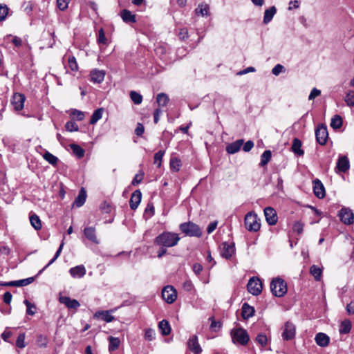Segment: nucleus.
Masks as SVG:
<instances>
[{
	"mask_svg": "<svg viewBox=\"0 0 354 354\" xmlns=\"http://www.w3.org/2000/svg\"><path fill=\"white\" fill-rule=\"evenodd\" d=\"M180 240V237L178 234L171 232H164L156 237L154 243L162 247L171 248L176 246Z\"/></svg>",
	"mask_w": 354,
	"mask_h": 354,
	"instance_id": "f257e3e1",
	"label": "nucleus"
},
{
	"mask_svg": "<svg viewBox=\"0 0 354 354\" xmlns=\"http://www.w3.org/2000/svg\"><path fill=\"white\" fill-rule=\"evenodd\" d=\"M230 336L232 342L236 344L244 346L246 345L250 340L248 332L242 328L232 329L230 331Z\"/></svg>",
	"mask_w": 354,
	"mask_h": 354,
	"instance_id": "f03ea898",
	"label": "nucleus"
},
{
	"mask_svg": "<svg viewBox=\"0 0 354 354\" xmlns=\"http://www.w3.org/2000/svg\"><path fill=\"white\" fill-rule=\"evenodd\" d=\"M245 228L250 232H257L261 227L260 221L257 214L250 212H248L244 219Z\"/></svg>",
	"mask_w": 354,
	"mask_h": 354,
	"instance_id": "7ed1b4c3",
	"label": "nucleus"
},
{
	"mask_svg": "<svg viewBox=\"0 0 354 354\" xmlns=\"http://www.w3.org/2000/svg\"><path fill=\"white\" fill-rule=\"evenodd\" d=\"M270 290L276 297H282L287 292L286 283L280 278H276L271 281Z\"/></svg>",
	"mask_w": 354,
	"mask_h": 354,
	"instance_id": "20e7f679",
	"label": "nucleus"
},
{
	"mask_svg": "<svg viewBox=\"0 0 354 354\" xmlns=\"http://www.w3.org/2000/svg\"><path fill=\"white\" fill-rule=\"evenodd\" d=\"M179 228L185 235L189 236L200 237L202 235L201 228L192 222L181 223Z\"/></svg>",
	"mask_w": 354,
	"mask_h": 354,
	"instance_id": "39448f33",
	"label": "nucleus"
},
{
	"mask_svg": "<svg viewBox=\"0 0 354 354\" xmlns=\"http://www.w3.org/2000/svg\"><path fill=\"white\" fill-rule=\"evenodd\" d=\"M247 288L250 293L253 295H259L262 291V283L258 277H252L250 279Z\"/></svg>",
	"mask_w": 354,
	"mask_h": 354,
	"instance_id": "423d86ee",
	"label": "nucleus"
},
{
	"mask_svg": "<svg viewBox=\"0 0 354 354\" xmlns=\"http://www.w3.org/2000/svg\"><path fill=\"white\" fill-rule=\"evenodd\" d=\"M162 297L167 304H172L177 298L176 290L173 286H167L162 289Z\"/></svg>",
	"mask_w": 354,
	"mask_h": 354,
	"instance_id": "0eeeda50",
	"label": "nucleus"
},
{
	"mask_svg": "<svg viewBox=\"0 0 354 354\" xmlns=\"http://www.w3.org/2000/svg\"><path fill=\"white\" fill-rule=\"evenodd\" d=\"M338 216L340 221L346 225H351L354 223V214L348 208H342Z\"/></svg>",
	"mask_w": 354,
	"mask_h": 354,
	"instance_id": "6e6552de",
	"label": "nucleus"
},
{
	"mask_svg": "<svg viewBox=\"0 0 354 354\" xmlns=\"http://www.w3.org/2000/svg\"><path fill=\"white\" fill-rule=\"evenodd\" d=\"M220 251L222 257L226 259H230L235 253L234 243H223L220 246Z\"/></svg>",
	"mask_w": 354,
	"mask_h": 354,
	"instance_id": "1a4fd4ad",
	"label": "nucleus"
},
{
	"mask_svg": "<svg viewBox=\"0 0 354 354\" xmlns=\"http://www.w3.org/2000/svg\"><path fill=\"white\" fill-rule=\"evenodd\" d=\"M264 216L267 223L270 225H274L277 223L278 216L275 209L271 207H267L264 209Z\"/></svg>",
	"mask_w": 354,
	"mask_h": 354,
	"instance_id": "9d476101",
	"label": "nucleus"
},
{
	"mask_svg": "<svg viewBox=\"0 0 354 354\" xmlns=\"http://www.w3.org/2000/svg\"><path fill=\"white\" fill-rule=\"evenodd\" d=\"M316 140L321 145L326 144L328 139V131L325 126H319L315 131Z\"/></svg>",
	"mask_w": 354,
	"mask_h": 354,
	"instance_id": "9b49d317",
	"label": "nucleus"
},
{
	"mask_svg": "<svg viewBox=\"0 0 354 354\" xmlns=\"http://www.w3.org/2000/svg\"><path fill=\"white\" fill-rule=\"evenodd\" d=\"M295 336V326L290 322H287L285 324L284 329L282 333V337L284 340H290Z\"/></svg>",
	"mask_w": 354,
	"mask_h": 354,
	"instance_id": "f8f14e48",
	"label": "nucleus"
},
{
	"mask_svg": "<svg viewBox=\"0 0 354 354\" xmlns=\"http://www.w3.org/2000/svg\"><path fill=\"white\" fill-rule=\"evenodd\" d=\"M106 75V72L104 70L94 69L90 73V80L94 84L102 83Z\"/></svg>",
	"mask_w": 354,
	"mask_h": 354,
	"instance_id": "ddd939ff",
	"label": "nucleus"
},
{
	"mask_svg": "<svg viewBox=\"0 0 354 354\" xmlns=\"http://www.w3.org/2000/svg\"><path fill=\"white\" fill-rule=\"evenodd\" d=\"M26 97L21 93H15L12 99V104L15 111H20L24 108Z\"/></svg>",
	"mask_w": 354,
	"mask_h": 354,
	"instance_id": "4468645a",
	"label": "nucleus"
},
{
	"mask_svg": "<svg viewBox=\"0 0 354 354\" xmlns=\"http://www.w3.org/2000/svg\"><path fill=\"white\" fill-rule=\"evenodd\" d=\"M313 192L315 195L319 198H323L325 196V187L318 178L313 181Z\"/></svg>",
	"mask_w": 354,
	"mask_h": 354,
	"instance_id": "2eb2a0df",
	"label": "nucleus"
},
{
	"mask_svg": "<svg viewBox=\"0 0 354 354\" xmlns=\"http://www.w3.org/2000/svg\"><path fill=\"white\" fill-rule=\"evenodd\" d=\"M59 301L61 304H64L69 309H77L80 306V304L77 300L75 299H71L66 296L60 297Z\"/></svg>",
	"mask_w": 354,
	"mask_h": 354,
	"instance_id": "dca6fc26",
	"label": "nucleus"
},
{
	"mask_svg": "<svg viewBox=\"0 0 354 354\" xmlns=\"http://www.w3.org/2000/svg\"><path fill=\"white\" fill-rule=\"evenodd\" d=\"M187 346L189 349L195 354H198L202 351L196 335H193L189 339Z\"/></svg>",
	"mask_w": 354,
	"mask_h": 354,
	"instance_id": "f3484780",
	"label": "nucleus"
},
{
	"mask_svg": "<svg viewBox=\"0 0 354 354\" xmlns=\"http://www.w3.org/2000/svg\"><path fill=\"white\" fill-rule=\"evenodd\" d=\"M84 234L86 238L91 242L99 244L100 241L97 237L95 228L93 227H86L84 229Z\"/></svg>",
	"mask_w": 354,
	"mask_h": 354,
	"instance_id": "a211bd4d",
	"label": "nucleus"
},
{
	"mask_svg": "<svg viewBox=\"0 0 354 354\" xmlns=\"http://www.w3.org/2000/svg\"><path fill=\"white\" fill-rule=\"evenodd\" d=\"M244 140L243 139L237 140L226 147V151L229 154H234L238 152L241 147L243 145Z\"/></svg>",
	"mask_w": 354,
	"mask_h": 354,
	"instance_id": "6ab92c4d",
	"label": "nucleus"
},
{
	"mask_svg": "<svg viewBox=\"0 0 354 354\" xmlns=\"http://www.w3.org/2000/svg\"><path fill=\"white\" fill-rule=\"evenodd\" d=\"M86 268L83 265L77 266L69 270V273L73 278H82L86 274Z\"/></svg>",
	"mask_w": 354,
	"mask_h": 354,
	"instance_id": "aec40b11",
	"label": "nucleus"
},
{
	"mask_svg": "<svg viewBox=\"0 0 354 354\" xmlns=\"http://www.w3.org/2000/svg\"><path fill=\"white\" fill-rule=\"evenodd\" d=\"M142 198L141 192L138 189L136 190L131 195L129 204L131 209H136L140 203Z\"/></svg>",
	"mask_w": 354,
	"mask_h": 354,
	"instance_id": "412c9836",
	"label": "nucleus"
},
{
	"mask_svg": "<svg viewBox=\"0 0 354 354\" xmlns=\"http://www.w3.org/2000/svg\"><path fill=\"white\" fill-rule=\"evenodd\" d=\"M86 192L84 187H82L80 190L77 197L75 199L73 202V206L77 207H82L86 201Z\"/></svg>",
	"mask_w": 354,
	"mask_h": 354,
	"instance_id": "4be33fe9",
	"label": "nucleus"
},
{
	"mask_svg": "<svg viewBox=\"0 0 354 354\" xmlns=\"http://www.w3.org/2000/svg\"><path fill=\"white\" fill-rule=\"evenodd\" d=\"M349 161L346 156L340 157L337 162V169L339 172H345L349 168Z\"/></svg>",
	"mask_w": 354,
	"mask_h": 354,
	"instance_id": "5701e85b",
	"label": "nucleus"
},
{
	"mask_svg": "<svg viewBox=\"0 0 354 354\" xmlns=\"http://www.w3.org/2000/svg\"><path fill=\"white\" fill-rule=\"evenodd\" d=\"M302 143L301 140L297 138L292 140V145L291 147L292 151L297 156H303L304 153V150L301 149Z\"/></svg>",
	"mask_w": 354,
	"mask_h": 354,
	"instance_id": "b1692460",
	"label": "nucleus"
},
{
	"mask_svg": "<svg viewBox=\"0 0 354 354\" xmlns=\"http://www.w3.org/2000/svg\"><path fill=\"white\" fill-rule=\"evenodd\" d=\"M316 343L322 347L326 346L329 343V337L323 333H319L315 336Z\"/></svg>",
	"mask_w": 354,
	"mask_h": 354,
	"instance_id": "393cba45",
	"label": "nucleus"
},
{
	"mask_svg": "<svg viewBox=\"0 0 354 354\" xmlns=\"http://www.w3.org/2000/svg\"><path fill=\"white\" fill-rule=\"evenodd\" d=\"M120 16L125 23H135L136 21V15L128 10H123L120 12Z\"/></svg>",
	"mask_w": 354,
	"mask_h": 354,
	"instance_id": "a878e982",
	"label": "nucleus"
},
{
	"mask_svg": "<svg viewBox=\"0 0 354 354\" xmlns=\"http://www.w3.org/2000/svg\"><path fill=\"white\" fill-rule=\"evenodd\" d=\"M276 12L277 8L275 6H272L270 8L266 9L264 12L263 23L265 24H268V23H270L272 21Z\"/></svg>",
	"mask_w": 354,
	"mask_h": 354,
	"instance_id": "bb28decb",
	"label": "nucleus"
},
{
	"mask_svg": "<svg viewBox=\"0 0 354 354\" xmlns=\"http://www.w3.org/2000/svg\"><path fill=\"white\" fill-rule=\"evenodd\" d=\"M254 314V309L247 303H244L242 306V317L247 319L252 317Z\"/></svg>",
	"mask_w": 354,
	"mask_h": 354,
	"instance_id": "cd10ccee",
	"label": "nucleus"
},
{
	"mask_svg": "<svg viewBox=\"0 0 354 354\" xmlns=\"http://www.w3.org/2000/svg\"><path fill=\"white\" fill-rule=\"evenodd\" d=\"M95 317L97 318H100L101 319L105 321L106 322H111L114 320V317L110 314V312L108 310L104 311H98L95 314Z\"/></svg>",
	"mask_w": 354,
	"mask_h": 354,
	"instance_id": "c85d7f7f",
	"label": "nucleus"
},
{
	"mask_svg": "<svg viewBox=\"0 0 354 354\" xmlns=\"http://www.w3.org/2000/svg\"><path fill=\"white\" fill-rule=\"evenodd\" d=\"M195 12L197 15H201L203 17L209 16V5H207L206 3L199 4L198 6L196 8Z\"/></svg>",
	"mask_w": 354,
	"mask_h": 354,
	"instance_id": "c756f323",
	"label": "nucleus"
},
{
	"mask_svg": "<svg viewBox=\"0 0 354 354\" xmlns=\"http://www.w3.org/2000/svg\"><path fill=\"white\" fill-rule=\"evenodd\" d=\"M169 166L171 170L178 171L182 166L181 160L178 157L173 156L170 158Z\"/></svg>",
	"mask_w": 354,
	"mask_h": 354,
	"instance_id": "7c9ffc66",
	"label": "nucleus"
},
{
	"mask_svg": "<svg viewBox=\"0 0 354 354\" xmlns=\"http://www.w3.org/2000/svg\"><path fill=\"white\" fill-rule=\"evenodd\" d=\"M158 328L163 335H167L171 332L170 325L169 322L165 319H163L159 322Z\"/></svg>",
	"mask_w": 354,
	"mask_h": 354,
	"instance_id": "2f4dec72",
	"label": "nucleus"
},
{
	"mask_svg": "<svg viewBox=\"0 0 354 354\" xmlns=\"http://www.w3.org/2000/svg\"><path fill=\"white\" fill-rule=\"evenodd\" d=\"M30 222L31 225L36 230H39L41 228V222L39 217L35 214H32L30 215Z\"/></svg>",
	"mask_w": 354,
	"mask_h": 354,
	"instance_id": "473e14b6",
	"label": "nucleus"
},
{
	"mask_svg": "<svg viewBox=\"0 0 354 354\" xmlns=\"http://www.w3.org/2000/svg\"><path fill=\"white\" fill-rule=\"evenodd\" d=\"M169 101L168 95L164 93H160L157 95L156 102L159 106H165Z\"/></svg>",
	"mask_w": 354,
	"mask_h": 354,
	"instance_id": "72a5a7b5",
	"label": "nucleus"
},
{
	"mask_svg": "<svg viewBox=\"0 0 354 354\" xmlns=\"http://www.w3.org/2000/svg\"><path fill=\"white\" fill-rule=\"evenodd\" d=\"M310 274L316 281H320L322 275V269L317 266L313 265L310 268Z\"/></svg>",
	"mask_w": 354,
	"mask_h": 354,
	"instance_id": "f704fd0d",
	"label": "nucleus"
},
{
	"mask_svg": "<svg viewBox=\"0 0 354 354\" xmlns=\"http://www.w3.org/2000/svg\"><path fill=\"white\" fill-rule=\"evenodd\" d=\"M342 118L339 115H334L330 122V127L334 129H338L342 126Z\"/></svg>",
	"mask_w": 354,
	"mask_h": 354,
	"instance_id": "c9c22d12",
	"label": "nucleus"
},
{
	"mask_svg": "<svg viewBox=\"0 0 354 354\" xmlns=\"http://www.w3.org/2000/svg\"><path fill=\"white\" fill-rule=\"evenodd\" d=\"M103 112L104 109L102 108H100L95 110L91 116L90 123L91 124H95L99 120L102 118Z\"/></svg>",
	"mask_w": 354,
	"mask_h": 354,
	"instance_id": "e433bc0d",
	"label": "nucleus"
},
{
	"mask_svg": "<svg viewBox=\"0 0 354 354\" xmlns=\"http://www.w3.org/2000/svg\"><path fill=\"white\" fill-rule=\"evenodd\" d=\"M70 147L73 153L78 158H81L84 156V150L76 144H71Z\"/></svg>",
	"mask_w": 354,
	"mask_h": 354,
	"instance_id": "4c0bfd02",
	"label": "nucleus"
},
{
	"mask_svg": "<svg viewBox=\"0 0 354 354\" xmlns=\"http://www.w3.org/2000/svg\"><path fill=\"white\" fill-rule=\"evenodd\" d=\"M351 322L348 320H345L342 322L339 330L341 334H346L351 331Z\"/></svg>",
	"mask_w": 354,
	"mask_h": 354,
	"instance_id": "58836bf2",
	"label": "nucleus"
},
{
	"mask_svg": "<svg viewBox=\"0 0 354 354\" xmlns=\"http://www.w3.org/2000/svg\"><path fill=\"white\" fill-rule=\"evenodd\" d=\"M109 351H115L119 347L120 344V341L119 338L109 337Z\"/></svg>",
	"mask_w": 354,
	"mask_h": 354,
	"instance_id": "ea45409f",
	"label": "nucleus"
},
{
	"mask_svg": "<svg viewBox=\"0 0 354 354\" xmlns=\"http://www.w3.org/2000/svg\"><path fill=\"white\" fill-rule=\"evenodd\" d=\"M64 245V243H62V244L59 245L58 250H57L54 257L49 261V263L41 269L37 275L40 274L45 269H46L49 266H50L52 263H53L55 260L59 257L61 252L62 250V248Z\"/></svg>",
	"mask_w": 354,
	"mask_h": 354,
	"instance_id": "a19ab883",
	"label": "nucleus"
},
{
	"mask_svg": "<svg viewBox=\"0 0 354 354\" xmlns=\"http://www.w3.org/2000/svg\"><path fill=\"white\" fill-rule=\"evenodd\" d=\"M37 344L40 348H45L48 344V337L46 335H39L37 337Z\"/></svg>",
	"mask_w": 354,
	"mask_h": 354,
	"instance_id": "79ce46f5",
	"label": "nucleus"
},
{
	"mask_svg": "<svg viewBox=\"0 0 354 354\" xmlns=\"http://www.w3.org/2000/svg\"><path fill=\"white\" fill-rule=\"evenodd\" d=\"M24 304L26 306V314L28 315H34L36 313V306L35 304L30 303L28 300L24 301Z\"/></svg>",
	"mask_w": 354,
	"mask_h": 354,
	"instance_id": "37998d69",
	"label": "nucleus"
},
{
	"mask_svg": "<svg viewBox=\"0 0 354 354\" xmlns=\"http://www.w3.org/2000/svg\"><path fill=\"white\" fill-rule=\"evenodd\" d=\"M271 151L269 150L265 151L262 155L261 156V162L260 165L261 166L266 165L271 159Z\"/></svg>",
	"mask_w": 354,
	"mask_h": 354,
	"instance_id": "c03bdc74",
	"label": "nucleus"
},
{
	"mask_svg": "<svg viewBox=\"0 0 354 354\" xmlns=\"http://www.w3.org/2000/svg\"><path fill=\"white\" fill-rule=\"evenodd\" d=\"M43 157L47 162L53 165H56L58 161V158L48 151H46Z\"/></svg>",
	"mask_w": 354,
	"mask_h": 354,
	"instance_id": "a18cd8bd",
	"label": "nucleus"
},
{
	"mask_svg": "<svg viewBox=\"0 0 354 354\" xmlns=\"http://www.w3.org/2000/svg\"><path fill=\"white\" fill-rule=\"evenodd\" d=\"M130 97L131 100L134 102L136 104H140L142 103V96L137 93L136 91H131L130 93Z\"/></svg>",
	"mask_w": 354,
	"mask_h": 354,
	"instance_id": "49530a36",
	"label": "nucleus"
},
{
	"mask_svg": "<svg viewBox=\"0 0 354 354\" xmlns=\"http://www.w3.org/2000/svg\"><path fill=\"white\" fill-rule=\"evenodd\" d=\"M345 102L349 106H354V91H349L345 97Z\"/></svg>",
	"mask_w": 354,
	"mask_h": 354,
	"instance_id": "de8ad7c7",
	"label": "nucleus"
},
{
	"mask_svg": "<svg viewBox=\"0 0 354 354\" xmlns=\"http://www.w3.org/2000/svg\"><path fill=\"white\" fill-rule=\"evenodd\" d=\"M165 154V151H159L154 155L153 163L158 167L161 165L162 160Z\"/></svg>",
	"mask_w": 354,
	"mask_h": 354,
	"instance_id": "09e8293b",
	"label": "nucleus"
},
{
	"mask_svg": "<svg viewBox=\"0 0 354 354\" xmlns=\"http://www.w3.org/2000/svg\"><path fill=\"white\" fill-rule=\"evenodd\" d=\"M68 64L70 69L73 71L78 70V65L76 59L73 56H70L68 59Z\"/></svg>",
	"mask_w": 354,
	"mask_h": 354,
	"instance_id": "8fccbe9b",
	"label": "nucleus"
},
{
	"mask_svg": "<svg viewBox=\"0 0 354 354\" xmlns=\"http://www.w3.org/2000/svg\"><path fill=\"white\" fill-rule=\"evenodd\" d=\"M304 224L301 221H296L292 226V230L298 234H301L304 230Z\"/></svg>",
	"mask_w": 354,
	"mask_h": 354,
	"instance_id": "3c124183",
	"label": "nucleus"
},
{
	"mask_svg": "<svg viewBox=\"0 0 354 354\" xmlns=\"http://www.w3.org/2000/svg\"><path fill=\"white\" fill-rule=\"evenodd\" d=\"M65 128L68 131H77L78 125L74 121H68L66 123Z\"/></svg>",
	"mask_w": 354,
	"mask_h": 354,
	"instance_id": "603ef678",
	"label": "nucleus"
},
{
	"mask_svg": "<svg viewBox=\"0 0 354 354\" xmlns=\"http://www.w3.org/2000/svg\"><path fill=\"white\" fill-rule=\"evenodd\" d=\"M25 333H21L19 335L17 342H16V346L20 348H23L26 346L25 344Z\"/></svg>",
	"mask_w": 354,
	"mask_h": 354,
	"instance_id": "864d4df0",
	"label": "nucleus"
},
{
	"mask_svg": "<svg viewBox=\"0 0 354 354\" xmlns=\"http://www.w3.org/2000/svg\"><path fill=\"white\" fill-rule=\"evenodd\" d=\"M35 280V277H28L26 279L17 280V287L26 286L31 283H32Z\"/></svg>",
	"mask_w": 354,
	"mask_h": 354,
	"instance_id": "5fc2aeb1",
	"label": "nucleus"
},
{
	"mask_svg": "<svg viewBox=\"0 0 354 354\" xmlns=\"http://www.w3.org/2000/svg\"><path fill=\"white\" fill-rule=\"evenodd\" d=\"M156 333L153 329L148 328L145 330V338L148 341H152L155 339Z\"/></svg>",
	"mask_w": 354,
	"mask_h": 354,
	"instance_id": "6e6d98bb",
	"label": "nucleus"
},
{
	"mask_svg": "<svg viewBox=\"0 0 354 354\" xmlns=\"http://www.w3.org/2000/svg\"><path fill=\"white\" fill-rule=\"evenodd\" d=\"M8 12V8L6 5L0 4V21L6 19Z\"/></svg>",
	"mask_w": 354,
	"mask_h": 354,
	"instance_id": "4d7b16f0",
	"label": "nucleus"
},
{
	"mask_svg": "<svg viewBox=\"0 0 354 354\" xmlns=\"http://www.w3.org/2000/svg\"><path fill=\"white\" fill-rule=\"evenodd\" d=\"M69 0H57V7L60 10H64L68 8Z\"/></svg>",
	"mask_w": 354,
	"mask_h": 354,
	"instance_id": "13d9d810",
	"label": "nucleus"
},
{
	"mask_svg": "<svg viewBox=\"0 0 354 354\" xmlns=\"http://www.w3.org/2000/svg\"><path fill=\"white\" fill-rule=\"evenodd\" d=\"M284 71V67L281 64H277L274 66V68L272 69V73L273 75L277 76L281 73H282Z\"/></svg>",
	"mask_w": 354,
	"mask_h": 354,
	"instance_id": "bf43d9fd",
	"label": "nucleus"
},
{
	"mask_svg": "<svg viewBox=\"0 0 354 354\" xmlns=\"http://www.w3.org/2000/svg\"><path fill=\"white\" fill-rule=\"evenodd\" d=\"M256 341L261 346H265L267 343L268 339L266 335L263 334H259L256 337Z\"/></svg>",
	"mask_w": 354,
	"mask_h": 354,
	"instance_id": "052dcab7",
	"label": "nucleus"
},
{
	"mask_svg": "<svg viewBox=\"0 0 354 354\" xmlns=\"http://www.w3.org/2000/svg\"><path fill=\"white\" fill-rule=\"evenodd\" d=\"M320 95H321V91L317 89V88H313L311 90L310 93L308 96V100H313L315 97L319 96Z\"/></svg>",
	"mask_w": 354,
	"mask_h": 354,
	"instance_id": "680f3d73",
	"label": "nucleus"
},
{
	"mask_svg": "<svg viewBox=\"0 0 354 354\" xmlns=\"http://www.w3.org/2000/svg\"><path fill=\"white\" fill-rule=\"evenodd\" d=\"M72 115L73 118H76L79 121L82 120L84 118V113L78 110L73 111Z\"/></svg>",
	"mask_w": 354,
	"mask_h": 354,
	"instance_id": "e2e57ef3",
	"label": "nucleus"
},
{
	"mask_svg": "<svg viewBox=\"0 0 354 354\" xmlns=\"http://www.w3.org/2000/svg\"><path fill=\"white\" fill-rule=\"evenodd\" d=\"M97 41L100 44H105L106 42V38L102 29L99 31Z\"/></svg>",
	"mask_w": 354,
	"mask_h": 354,
	"instance_id": "0e129e2a",
	"label": "nucleus"
},
{
	"mask_svg": "<svg viewBox=\"0 0 354 354\" xmlns=\"http://www.w3.org/2000/svg\"><path fill=\"white\" fill-rule=\"evenodd\" d=\"M192 270L196 274L198 275L203 270V266L201 263H195L193 265Z\"/></svg>",
	"mask_w": 354,
	"mask_h": 354,
	"instance_id": "69168bd1",
	"label": "nucleus"
},
{
	"mask_svg": "<svg viewBox=\"0 0 354 354\" xmlns=\"http://www.w3.org/2000/svg\"><path fill=\"white\" fill-rule=\"evenodd\" d=\"M178 37L181 40H185L188 38V30L187 28H182L180 30Z\"/></svg>",
	"mask_w": 354,
	"mask_h": 354,
	"instance_id": "338daca9",
	"label": "nucleus"
},
{
	"mask_svg": "<svg viewBox=\"0 0 354 354\" xmlns=\"http://www.w3.org/2000/svg\"><path fill=\"white\" fill-rule=\"evenodd\" d=\"M254 147V142L251 140H248L247 141L243 147V150L245 151V152H249Z\"/></svg>",
	"mask_w": 354,
	"mask_h": 354,
	"instance_id": "774afa93",
	"label": "nucleus"
}]
</instances>
